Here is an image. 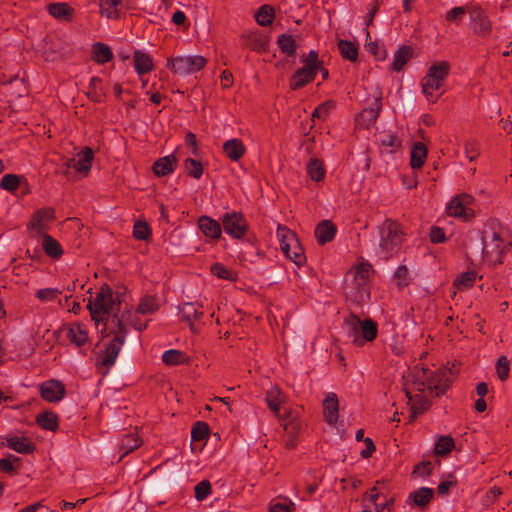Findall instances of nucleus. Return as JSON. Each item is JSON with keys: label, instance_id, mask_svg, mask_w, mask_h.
<instances>
[{"label": "nucleus", "instance_id": "nucleus-63", "mask_svg": "<svg viewBox=\"0 0 512 512\" xmlns=\"http://www.w3.org/2000/svg\"><path fill=\"white\" fill-rule=\"evenodd\" d=\"M455 483H456L455 478H454L453 476L449 475V476L447 477V479L443 480V481L439 484V486H438V488H437L438 493H439V494H441V495L446 494V493L448 492V490H449L452 486H454V485H455Z\"/></svg>", "mask_w": 512, "mask_h": 512}, {"label": "nucleus", "instance_id": "nucleus-56", "mask_svg": "<svg viewBox=\"0 0 512 512\" xmlns=\"http://www.w3.org/2000/svg\"><path fill=\"white\" fill-rule=\"evenodd\" d=\"M133 235L138 240H146L150 236V228L145 222L137 221L133 227Z\"/></svg>", "mask_w": 512, "mask_h": 512}, {"label": "nucleus", "instance_id": "nucleus-17", "mask_svg": "<svg viewBox=\"0 0 512 512\" xmlns=\"http://www.w3.org/2000/svg\"><path fill=\"white\" fill-rule=\"evenodd\" d=\"M54 219V211L42 209L35 212L29 223V230L37 235L41 234Z\"/></svg>", "mask_w": 512, "mask_h": 512}, {"label": "nucleus", "instance_id": "nucleus-60", "mask_svg": "<svg viewBox=\"0 0 512 512\" xmlns=\"http://www.w3.org/2000/svg\"><path fill=\"white\" fill-rule=\"evenodd\" d=\"M464 152L470 161H474L479 155L478 144L474 140H467L464 143Z\"/></svg>", "mask_w": 512, "mask_h": 512}, {"label": "nucleus", "instance_id": "nucleus-62", "mask_svg": "<svg viewBox=\"0 0 512 512\" xmlns=\"http://www.w3.org/2000/svg\"><path fill=\"white\" fill-rule=\"evenodd\" d=\"M395 279L399 286H405L408 280V269L406 266H400L397 268L395 274Z\"/></svg>", "mask_w": 512, "mask_h": 512}, {"label": "nucleus", "instance_id": "nucleus-25", "mask_svg": "<svg viewBox=\"0 0 512 512\" xmlns=\"http://www.w3.org/2000/svg\"><path fill=\"white\" fill-rule=\"evenodd\" d=\"M225 155L232 161H238L245 153V146L241 140L233 138L223 144Z\"/></svg>", "mask_w": 512, "mask_h": 512}, {"label": "nucleus", "instance_id": "nucleus-35", "mask_svg": "<svg viewBox=\"0 0 512 512\" xmlns=\"http://www.w3.org/2000/svg\"><path fill=\"white\" fill-rule=\"evenodd\" d=\"M338 49L343 58L352 62L357 60L358 47L355 43L348 40H339Z\"/></svg>", "mask_w": 512, "mask_h": 512}, {"label": "nucleus", "instance_id": "nucleus-61", "mask_svg": "<svg viewBox=\"0 0 512 512\" xmlns=\"http://www.w3.org/2000/svg\"><path fill=\"white\" fill-rule=\"evenodd\" d=\"M294 503L290 500L274 501L270 505V512H291Z\"/></svg>", "mask_w": 512, "mask_h": 512}, {"label": "nucleus", "instance_id": "nucleus-4", "mask_svg": "<svg viewBox=\"0 0 512 512\" xmlns=\"http://www.w3.org/2000/svg\"><path fill=\"white\" fill-rule=\"evenodd\" d=\"M450 66L446 61L433 63L427 74L421 81L422 92L430 102H436L441 93L438 91L442 88L444 81L449 74Z\"/></svg>", "mask_w": 512, "mask_h": 512}, {"label": "nucleus", "instance_id": "nucleus-41", "mask_svg": "<svg viewBox=\"0 0 512 512\" xmlns=\"http://www.w3.org/2000/svg\"><path fill=\"white\" fill-rule=\"evenodd\" d=\"M140 444L141 441L137 438L136 435L130 434L124 436L119 444L120 450L123 451L121 457L137 449L140 446Z\"/></svg>", "mask_w": 512, "mask_h": 512}, {"label": "nucleus", "instance_id": "nucleus-20", "mask_svg": "<svg viewBox=\"0 0 512 512\" xmlns=\"http://www.w3.org/2000/svg\"><path fill=\"white\" fill-rule=\"evenodd\" d=\"M198 228L210 239H218L222 234L221 225L208 216H201L198 219Z\"/></svg>", "mask_w": 512, "mask_h": 512}, {"label": "nucleus", "instance_id": "nucleus-43", "mask_svg": "<svg viewBox=\"0 0 512 512\" xmlns=\"http://www.w3.org/2000/svg\"><path fill=\"white\" fill-rule=\"evenodd\" d=\"M255 18L259 25L267 26L271 24L274 19V11L271 7L263 5L257 11Z\"/></svg>", "mask_w": 512, "mask_h": 512}, {"label": "nucleus", "instance_id": "nucleus-2", "mask_svg": "<svg viewBox=\"0 0 512 512\" xmlns=\"http://www.w3.org/2000/svg\"><path fill=\"white\" fill-rule=\"evenodd\" d=\"M91 318L97 324L108 320L110 314L120 310L121 302L108 285H103L87 305Z\"/></svg>", "mask_w": 512, "mask_h": 512}, {"label": "nucleus", "instance_id": "nucleus-46", "mask_svg": "<svg viewBox=\"0 0 512 512\" xmlns=\"http://www.w3.org/2000/svg\"><path fill=\"white\" fill-rule=\"evenodd\" d=\"M455 446L453 438L449 436L440 437L435 444V453L437 455L448 454Z\"/></svg>", "mask_w": 512, "mask_h": 512}, {"label": "nucleus", "instance_id": "nucleus-30", "mask_svg": "<svg viewBox=\"0 0 512 512\" xmlns=\"http://www.w3.org/2000/svg\"><path fill=\"white\" fill-rule=\"evenodd\" d=\"M49 14L62 21H69L73 16V9L67 3H52L48 5Z\"/></svg>", "mask_w": 512, "mask_h": 512}, {"label": "nucleus", "instance_id": "nucleus-19", "mask_svg": "<svg viewBox=\"0 0 512 512\" xmlns=\"http://www.w3.org/2000/svg\"><path fill=\"white\" fill-rule=\"evenodd\" d=\"M41 395L49 402L60 401L65 395L64 385L56 380H50L41 385Z\"/></svg>", "mask_w": 512, "mask_h": 512}, {"label": "nucleus", "instance_id": "nucleus-11", "mask_svg": "<svg viewBox=\"0 0 512 512\" xmlns=\"http://www.w3.org/2000/svg\"><path fill=\"white\" fill-rule=\"evenodd\" d=\"M473 197L469 194H460L452 198L446 205V211L449 216L468 220L474 216V210L471 205Z\"/></svg>", "mask_w": 512, "mask_h": 512}, {"label": "nucleus", "instance_id": "nucleus-33", "mask_svg": "<svg viewBox=\"0 0 512 512\" xmlns=\"http://www.w3.org/2000/svg\"><path fill=\"white\" fill-rule=\"evenodd\" d=\"M307 174L311 180L320 182L325 177L323 163L317 158H310L306 165Z\"/></svg>", "mask_w": 512, "mask_h": 512}, {"label": "nucleus", "instance_id": "nucleus-5", "mask_svg": "<svg viewBox=\"0 0 512 512\" xmlns=\"http://www.w3.org/2000/svg\"><path fill=\"white\" fill-rule=\"evenodd\" d=\"M343 329L347 337L358 346L374 340L378 331L375 322L370 319L360 320L354 315L345 319Z\"/></svg>", "mask_w": 512, "mask_h": 512}, {"label": "nucleus", "instance_id": "nucleus-36", "mask_svg": "<svg viewBox=\"0 0 512 512\" xmlns=\"http://www.w3.org/2000/svg\"><path fill=\"white\" fill-rule=\"evenodd\" d=\"M371 265L369 263H360L353 270L352 274L354 277V281L357 286H364L370 276Z\"/></svg>", "mask_w": 512, "mask_h": 512}, {"label": "nucleus", "instance_id": "nucleus-22", "mask_svg": "<svg viewBox=\"0 0 512 512\" xmlns=\"http://www.w3.org/2000/svg\"><path fill=\"white\" fill-rule=\"evenodd\" d=\"M380 108H381L380 100H379V98H375L372 105L369 108L364 109L359 114V116L356 119L357 124L362 127H369L370 125L374 124L378 117Z\"/></svg>", "mask_w": 512, "mask_h": 512}, {"label": "nucleus", "instance_id": "nucleus-9", "mask_svg": "<svg viewBox=\"0 0 512 512\" xmlns=\"http://www.w3.org/2000/svg\"><path fill=\"white\" fill-rule=\"evenodd\" d=\"M207 60L201 55H179L167 60V67L175 74L186 76L203 69Z\"/></svg>", "mask_w": 512, "mask_h": 512}, {"label": "nucleus", "instance_id": "nucleus-50", "mask_svg": "<svg viewBox=\"0 0 512 512\" xmlns=\"http://www.w3.org/2000/svg\"><path fill=\"white\" fill-rule=\"evenodd\" d=\"M211 272L217 276L218 278L220 279H225V280H230V281H233L235 280V274L227 269L224 265H222L221 263H215L211 266Z\"/></svg>", "mask_w": 512, "mask_h": 512}, {"label": "nucleus", "instance_id": "nucleus-14", "mask_svg": "<svg viewBox=\"0 0 512 512\" xmlns=\"http://www.w3.org/2000/svg\"><path fill=\"white\" fill-rule=\"evenodd\" d=\"M221 220L224 231L231 237L239 239L246 233L247 222L242 214L238 212H228L222 216Z\"/></svg>", "mask_w": 512, "mask_h": 512}, {"label": "nucleus", "instance_id": "nucleus-3", "mask_svg": "<svg viewBox=\"0 0 512 512\" xmlns=\"http://www.w3.org/2000/svg\"><path fill=\"white\" fill-rule=\"evenodd\" d=\"M379 243L376 253L383 259H389L397 254L403 241V231L394 221L386 220L379 227Z\"/></svg>", "mask_w": 512, "mask_h": 512}, {"label": "nucleus", "instance_id": "nucleus-6", "mask_svg": "<svg viewBox=\"0 0 512 512\" xmlns=\"http://www.w3.org/2000/svg\"><path fill=\"white\" fill-rule=\"evenodd\" d=\"M303 67L298 69L290 79V88L297 90L314 80L317 72L321 69V61L316 51L311 50L308 55L302 56Z\"/></svg>", "mask_w": 512, "mask_h": 512}, {"label": "nucleus", "instance_id": "nucleus-23", "mask_svg": "<svg viewBox=\"0 0 512 512\" xmlns=\"http://www.w3.org/2000/svg\"><path fill=\"white\" fill-rule=\"evenodd\" d=\"M46 46L44 51L46 60L55 61L67 55V47L60 39H50Z\"/></svg>", "mask_w": 512, "mask_h": 512}, {"label": "nucleus", "instance_id": "nucleus-1", "mask_svg": "<svg viewBox=\"0 0 512 512\" xmlns=\"http://www.w3.org/2000/svg\"><path fill=\"white\" fill-rule=\"evenodd\" d=\"M404 379L405 392L413 418L429 408L430 398L441 395L449 386L445 371H433L418 365L410 369Z\"/></svg>", "mask_w": 512, "mask_h": 512}, {"label": "nucleus", "instance_id": "nucleus-27", "mask_svg": "<svg viewBox=\"0 0 512 512\" xmlns=\"http://www.w3.org/2000/svg\"><path fill=\"white\" fill-rule=\"evenodd\" d=\"M427 147L422 142H415L411 148L410 164L413 169H419L427 158Z\"/></svg>", "mask_w": 512, "mask_h": 512}, {"label": "nucleus", "instance_id": "nucleus-31", "mask_svg": "<svg viewBox=\"0 0 512 512\" xmlns=\"http://www.w3.org/2000/svg\"><path fill=\"white\" fill-rule=\"evenodd\" d=\"M158 309V300L154 296L145 295L140 299L139 304L135 309V314L147 316L155 313Z\"/></svg>", "mask_w": 512, "mask_h": 512}, {"label": "nucleus", "instance_id": "nucleus-26", "mask_svg": "<svg viewBox=\"0 0 512 512\" xmlns=\"http://www.w3.org/2000/svg\"><path fill=\"white\" fill-rule=\"evenodd\" d=\"M378 141L380 149L384 153L392 154L401 148V140L391 133H381Z\"/></svg>", "mask_w": 512, "mask_h": 512}, {"label": "nucleus", "instance_id": "nucleus-58", "mask_svg": "<svg viewBox=\"0 0 512 512\" xmlns=\"http://www.w3.org/2000/svg\"><path fill=\"white\" fill-rule=\"evenodd\" d=\"M211 492V485L209 481L203 480L195 486V497L197 500H204Z\"/></svg>", "mask_w": 512, "mask_h": 512}, {"label": "nucleus", "instance_id": "nucleus-12", "mask_svg": "<svg viewBox=\"0 0 512 512\" xmlns=\"http://www.w3.org/2000/svg\"><path fill=\"white\" fill-rule=\"evenodd\" d=\"M114 336L105 343V351L97 359V364L108 370L114 365L116 358L125 342V334L112 329Z\"/></svg>", "mask_w": 512, "mask_h": 512}, {"label": "nucleus", "instance_id": "nucleus-44", "mask_svg": "<svg viewBox=\"0 0 512 512\" xmlns=\"http://www.w3.org/2000/svg\"><path fill=\"white\" fill-rule=\"evenodd\" d=\"M162 360L167 365H178L186 362V357L181 351L171 349L162 354Z\"/></svg>", "mask_w": 512, "mask_h": 512}, {"label": "nucleus", "instance_id": "nucleus-64", "mask_svg": "<svg viewBox=\"0 0 512 512\" xmlns=\"http://www.w3.org/2000/svg\"><path fill=\"white\" fill-rule=\"evenodd\" d=\"M331 107H332V104L329 102L321 104L319 107H317L314 110L312 117L319 118V119L325 118L329 114Z\"/></svg>", "mask_w": 512, "mask_h": 512}, {"label": "nucleus", "instance_id": "nucleus-10", "mask_svg": "<svg viewBox=\"0 0 512 512\" xmlns=\"http://www.w3.org/2000/svg\"><path fill=\"white\" fill-rule=\"evenodd\" d=\"M141 314H135L133 309H125L123 312L113 314L109 325L110 329H117V332L124 333L126 335V327L132 326L136 330L142 331L146 328L147 324L142 322L139 318Z\"/></svg>", "mask_w": 512, "mask_h": 512}, {"label": "nucleus", "instance_id": "nucleus-16", "mask_svg": "<svg viewBox=\"0 0 512 512\" xmlns=\"http://www.w3.org/2000/svg\"><path fill=\"white\" fill-rule=\"evenodd\" d=\"M64 331L67 339L78 347L85 345L89 341L87 328L82 323H70L65 327Z\"/></svg>", "mask_w": 512, "mask_h": 512}, {"label": "nucleus", "instance_id": "nucleus-37", "mask_svg": "<svg viewBox=\"0 0 512 512\" xmlns=\"http://www.w3.org/2000/svg\"><path fill=\"white\" fill-rule=\"evenodd\" d=\"M433 497V490L427 487H421L410 494L409 498L419 507L426 506Z\"/></svg>", "mask_w": 512, "mask_h": 512}, {"label": "nucleus", "instance_id": "nucleus-32", "mask_svg": "<svg viewBox=\"0 0 512 512\" xmlns=\"http://www.w3.org/2000/svg\"><path fill=\"white\" fill-rule=\"evenodd\" d=\"M266 402L275 415H279L285 396L278 387H272L266 394Z\"/></svg>", "mask_w": 512, "mask_h": 512}, {"label": "nucleus", "instance_id": "nucleus-54", "mask_svg": "<svg viewBox=\"0 0 512 512\" xmlns=\"http://www.w3.org/2000/svg\"><path fill=\"white\" fill-rule=\"evenodd\" d=\"M20 177L14 174H7L0 180V187L7 191H15L19 185Z\"/></svg>", "mask_w": 512, "mask_h": 512}, {"label": "nucleus", "instance_id": "nucleus-8", "mask_svg": "<svg viewBox=\"0 0 512 512\" xmlns=\"http://www.w3.org/2000/svg\"><path fill=\"white\" fill-rule=\"evenodd\" d=\"M482 244L483 260L492 265L501 263V256L509 245L494 231L484 232Z\"/></svg>", "mask_w": 512, "mask_h": 512}, {"label": "nucleus", "instance_id": "nucleus-57", "mask_svg": "<svg viewBox=\"0 0 512 512\" xmlns=\"http://www.w3.org/2000/svg\"><path fill=\"white\" fill-rule=\"evenodd\" d=\"M202 311L197 309L193 304L191 303H185L182 308V314L185 319L188 321L196 320L202 315Z\"/></svg>", "mask_w": 512, "mask_h": 512}, {"label": "nucleus", "instance_id": "nucleus-48", "mask_svg": "<svg viewBox=\"0 0 512 512\" xmlns=\"http://www.w3.org/2000/svg\"><path fill=\"white\" fill-rule=\"evenodd\" d=\"M61 291L57 288H42L36 291L35 297L41 302H51L58 298Z\"/></svg>", "mask_w": 512, "mask_h": 512}, {"label": "nucleus", "instance_id": "nucleus-18", "mask_svg": "<svg viewBox=\"0 0 512 512\" xmlns=\"http://www.w3.org/2000/svg\"><path fill=\"white\" fill-rule=\"evenodd\" d=\"M339 403L337 395L333 392L326 394L323 401V414L326 423L335 426L338 421Z\"/></svg>", "mask_w": 512, "mask_h": 512}, {"label": "nucleus", "instance_id": "nucleus-34", "mask_svg": "<svg viewBox=\"0 0 512 512\" xmlns=\"http://www.w3.org/2000/svg\"><path fill=\"white\" fill-rule=\"evenodd\" d=\"M42 248L48 256L53 258H59L63 254L59 242L47 234L43 236Z\"/></svg>", "mask_w": 512, "mask_h": 512}, {"label": "nucleus", "instance_id": "nucleus-47", "mask_svg": "<svg viewBox=\"0 0 512 512\" xmlns=\"http://www.w3.org/2000/svg\"><path fill=\"white\" fill-rule=\"evenodd\" d=\"M278 45L281 51L287 55H293L296 50V43L292 36L283 34L278 38Z\"/></svg>", "mask_w": 512, "mask_h": 512}, {"label": "nucleus", "instance_id": "nucleus-59", "mask_svg": "<svg viewBox=\"0 0 512 512\" xmlns=\"http://www.w3.org/2000/svg\"><path fill=\"white\" fill-rule=\"evenodd\" d=\"M467 12V6L454 7L446 14L447 21L459 23Z\"/></svg>", "mask_w": 512, "mask_h": 512}, {"label": "nucleus", "instance_id": "nucleus-40", "mask_svg": "<svg viewBox=\"0 0 512 512\" xmlns=\"http://www.w3.org/2000/svg\"><path fill=\"white\" fill-rule=\"evenodd\" d=\"M37 423L40 427L54 431L58 426L57 416L52 412H44L37 416Z\"/></svg>", "mask_w": 512, "mask_h": 512}, {"label": "nucleus", "instance_id": "nucleus-24", "mask_svg": "<svg viewBox=\"0 0 512 512\" xmlns=\"http://www.w3.org/2000/svg\"><path fill=\"white\" fill-rule=\"evenodd\" d=\"M336 234V227L329 220L321 221L315 229V237L319 244L323 245L333 240Z\"/></svg>", "mask_w": 512, "mask_h": 512}, {"label": "nucleus", "instance_id": "nucleus-28", "mask_svg": "<svg viewBox=\"0 0 512 512\" xmlns=\"http://www.w3.org/2000/svg\"><path fill=\"white\" fill-rule=\"evenodd\" d=\"M176 162V157L172 154L162 157L154 163L153 171L157 176H166L174 171Z\"/></svg>", "mask_w": 512, "mask_h": 512}, {"label": "nucleus", "instance_id": "nucleus-49", "mask_svg": "<svg viewBox=\"0 0 512 512\" xmlns=\"http://www.w3.org/2000/svg\"><path fill=\"white\" fill-rule=\"evenodd\" d=\"M184 167L187 173L196 179H199L203 174L201 163L195 159L187 158L184 162Z\"/></svg>", "mask_w": 512, "mask_h": 512}, {"label": "nucleus", "instance_id": "nucleus-29", "mask_svg": "<svg viewBox=\"0 0 512 512\" xmlns=\"http://www.w3.org/2000/svg\"><path fill=\"white\" fill-rule=\"evenodd\" d=\"M134 67L139 75L150 72L153 69L151 56L143 51L137 50L133 56Z\"/></svg>", "mask_w": 512, "mask_h": 512}, {"label": "nucleus", "instance_id": "nucleus-51", "mask_svg": "<svg viewBox=\"0 0 512 512\" xmlns=\"http://www.w3.org/2000/svg\"><path fill=\"white\" fill-rule=\"evenodd\" d=\"M510 365L506 356H501L496 363V373L501 381H505L509 376Z\"/></svg>", "mask_w": 512, "mask_h": 512}, {"label": "nucleus", "instance_id": "nucleus-42", "mask_svg": "<svg viewBox=\"0 0 512 512\" xmlns=\"http://www.w3.org/2000/svg\"><path fill=\"white\" fill-rule=\"evenodd\" d=\"M94 59L98 63H106L112 58L110 48L102 43H97L93 46Z\"/></svg>", "mask_w": 512, "mask_h": 512}, {"label": "nucleus", "instance_id": "nucleus-53", "mask_svg": "<svg viewBox=\"0 0 512 512\" xmlns=\"http://www.w3.org/2000/svg\"><path fill=\"white\" fill-rule=\"evenodd\" d=\"M245 38L247 39L246 45L253 50H260L264 48L266 44L265 38L257 33H249Z\"/></svg>", "mask_w": 512, "mask_h": 512}, {"label": "nucleus", "instance_id": "nucleus-21", "mask_svg": "<svg viewBox=\"0 0 512 512\" xmlns=\"http://www.w3.org/2000/svg\"><path fill=\"white\" fill-rule=\"evenodd\" d=\"M123 0H99V13L102 17L116 20L120 17Z\"/></svg>", "mask_w": 512, "mask_h": 512}, {"label": "nucleus", "instance_id": "nucleus-45", "mask_svg": "<svg viewBox=\"0 0 512 512\" xmlns=\"http://www.w3.org/2000/svg\"><path fill=\"white\" fill-rule=\"evenodd\" d=\"M7 446L18 453H28L31 451V444L25 438L10 437L7 439Z\"/></svg>", "mask_w": 512, "mask_h": 512}, {"label": "nucleus", "instance_id": "nucleus-39", "mask_svg": "<svg viewBox=\"0 0 512 512\" xmlns=\"http://www.w3.org/2000/svg\"><path fill=\"white\" fill-rule=\"evenodd\" d=\"M477 274L474 271H467L460 274L454 281V285L459 290H465L474 285Z\"/></svg>", "mask_w": 512, "mask_h": 512}, {"label": "nucleus", "instance_id": "nucleus-52", "mask_svg": "<svg viewBox=\"0 0 512 512\" xmlns=\"http://www.w3.org/2000/svg\"><path fill=\"white\" fill-rule=\"evenodd\" d=\"M208 425L204 422H197L191 430V437L194 441L204 440L208 436Z\"/></svg>", "mask_w": 512, "mask_h": 512}, {"label": "nucleus", "instance_id": "nucleus-15", "mask_svg": "<svg viewBox=\"0 0 512 512\" xmlns=\"http://www.w3.org/2000/svg\"><path fill=\"white\" fill-rule=\"evenodd\" d=\"M467 12L470 16L472 29L475 33L486 37L491 32V23L484 11L477 5H467Z\"/></svg>", "mask_w": 512, "mask_h": 512}, {"label": "nucleus", "instance_id": "nucleus-55", "mask_svg": "<svg viewBox=\"0 0 512 512\" xmlns=\"http://www.w3.org/2000/svg\"><path fill=\"white\" fill-rule=\"evenodd\" d=\"M285 413L287 414V417L282 420V426L287 435L294 437L300 429V423L297 422L294 418L290 419V413L287 411Z\"/></svg>", "mask_w": 512, "mask_h": 512}, {"label": "nucleus", "instance_id": "nucleus-13", "mask_svg": "<svg viewBox=\"0 0 512 512\" xmlns=\"http://www.w3.org/2000/svg\"><path fill=\"white\" fill-rule=\"evenodd\" d=\"M93 159V150L85 147L77 152L74 157L65 159L64 166L66 170L64 173H68L70 168H74L77 172L86 176L91 169Z\"/></svg>", "mask_w": 512, "mask_h": 512}, {"label": "nucleus", "instance_id": "nucleus-38", "mask_svg": "<svg viewBox=\"0 0 512 512\" xmlns=\"http://www.w3.org/2000/svg\"><path fill=\"white\" fill-rule=\"evenodd\" d=\"M412 57V50L409 47H401L394 55L392 67L395 71H401L407 61Z\"/></svg>", "mask_w": 512, "mask_h": 512}, {"label": "nucleus", "instance_id": "nucleus-7", "mask_svg": "<svg viewBox=\"0 0 512 512\" xmlns=\"http://www.w3.org/2000/svg\"><path fill=\"white\" fill-rule=\"evenodd\" d=\"M277 237L280 242L281 250L286 257L297 266H301L305 262V256L296 235L287 227L279 225L277 228Z\"/></svg>", "mask_w": 512, "mask_h": 512}]
</instances>
